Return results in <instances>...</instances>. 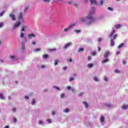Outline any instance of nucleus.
Returning <instances> with one entry per match:
<instances>
[{"mask_svg": "<svg viewBox=\"0 0 128 128\" xmlns=\"http://www.w3.org/2000/svg\"><path fill=\"white\" fill-rule=\"evenodd\" d=\"M24 98H25V100H28V96H24Z\"/></svg>", "mask_w": 128, "mask_h": 128, "instance_id": "nucleus-58", "label": "nucleus"}, {"mask_svg": "<svg viewBox=\"0 0 128 128\" xmlns=\"http://www.w3.org/2000/svg\"><path fill=\"white\" fill-rule=\"evenodd\" d=\"M92 10L90 12V14L86 16V18H87V20H90V22H86V24L87 26H90V24H92V22H96V18L92 16V15L94 14L96 10L94 9V8H92Z\"/></svg>", "mask_w": 128, "mask_h": 128, "instance_id": "nucleus-1", "label": "nucleus"}, {"mask_svg": "<svg viewBox=\"0 0 128 128\" xmlns=\"http://www.w3.org/2000/svg\"><path fill=\"white\" fill-rule=\"evenodd\" d=\"M74 80V78H72V77H70V78H69V81H70V82H72V80Z\"/></svg>", "mask_w": 128, "mask_h": 128, "instance_id": "nucleus-36", "label": "nucleus"}, {"mask_svg": "<svg viewBox=\"0 0 128 128\" xmlns=\"http://www.w3.org/2000/svg\"><path fill=\"white\" fill-rule=\"evenodd\" d=\"M71 91L72 92H74V88H71Z\"/></svg>", "mask_w": 128, "mask_h": 128, "instance_id": "nucleus-56", "label": "nucleus"}, {"mask_svg": "<svg viewBox=\"0 0 128 128\" xmlns=\"http://www.w3.org/2000/svg\"><path fill=\"white\" fill-rule=\"evenodd\" d=\"M124 43H122L121 44H120L118 46V48H122V46H124Z\"/></svg>", "mask_w": 128, "mask_h": 128, "instance_id": "nucleus-23", "label": "nucleus"}, {"mask_svg": "<svg viewBox=\"0 0 128 128\" xmlns=\"http://www.w3.org/2000/svg\"><path fill=\"white\" fill-rule=\"evenodd\" d=\"M108 62V59L106 58V59L102 60V64H104L106 62Z\"/></svg>", "mask_w": 128, "mask_h": 128, "instance_id": "nucleus-18", "label": "nucleus"}, {"mask_svg": "<svg viewBox=\"0 0 128 128\" xmlns=\"http://www.w3.org/2000/svg\"><path fill=\"white\" fill-rule=\"evenodd\" d=\"M18 20H22V13H20L18 18Z\"/></svg>", "mask_w": 128, "mask_h": 128, "instance_id": "nucleus-11", "label": "nucleus"}, {"mask_svg": "<svg viewBox=\"0 0 128 128\" xmlns=\"http://www.w3.org/2000/svg\"><path fill=\"white\" fill-rule=\"evenodd\" d=\"M32 44H33V46H36V42L32 41Z\"/></svg>", "mask_w": 128, "mask_h": 128, "instance_id": "nucleus-53", "label": "nucleus"}, {"mask_svg": "<svg viewBox=\"0 0 128 128\" xmlns=\"http://www.w3.org/2000/svg\"><path fill=\"white\" fill-rule=\"evenodd\" d=\"M84 94V92H81L78 94V96H82Z\"/></svg>", "mask_w": 128, "mask_h": 128, "instance_id": "nucleus-50", "label": "nucleus"}, {"mask_svg": "<svg viewBox=\"0 0 128 128\" xmlns=\"http://www.w3.org/2000/svg\"><path fill=\"white\" fill-rule=\"evenodd\" d=\"M90 60H92V57H90V56H88V60L90 61Z\"/></svg>", "mask_w": 128, "mask_h": 128, "instance_id": "nucleus-46", "label": "nucleus"}, {"mask_svg": "<svg viewBox=\"0 0 128 128\" xmlns=\"http://www.w3.org/2000/svg\"><path fill=\"white\" fill-rule=\"evenodd\" d=\"M49 50L50 52H54V51L56 50V48H50V49H49Z\"/></svg>", "mask_w": 128, "mask_h": 128, "instance_id": "nucleus-28", "label": "nucleus"}, {"mask_svg": "<svg viewBox=\"0 0 128 128\" xmlns=\"http://www.w3.org/2000/svg\"><path fill=\"white\" fill-rule=\"evenodd\" d=\"M108 8L109 10L112 11V8L108 7Z\"/></svg>", "mask_w": 128, "mask_h": 128, "instance_id": "nucleus-49", "label": "nucleus"}, {"mask_svg": "<svg viewBox=\"0 0 128 128\" xmlns=\"http://www.w3.org/2000/svg\"><path fill=\"white\" fill-rule=\"evenodd\" d=\"M55 113H54V111H52V114H54Z\"/></svg>", "mask_w": 128, "mask_h": 128, "instance_id": "nucleus-64", "label": "nucleus"}, {"mask_svg": "<svg viewBox=\"0 0 128 128\" xmlns=\"http://www.w3.org/2000/svg\"><path fill=\"white\" fill-rule=\"evenodd\" d=\"M66 68H68V67H66V66H65V67H63V68H62V70H66Z\"/></svg>", "mask_w": 128, "mask_h": 128, "instance_id": "nucleus-51", "label": "nucleus"}, {"mask_svg": "<svg viewBox=\"0 0 128 128\" xmlns=\"http://www.w3.org/2000/svg\"><path fill=\"white\" fill-rule=\"evenodd\" d=\"M13 122H16V118H13Z\"/></svg>", "mask_w": 128, "mask_h": 128, "instance_id": "nucleus-44", "label": "nucleus"}, {"mask_svg": "<svg viewBox=\"0 0 128 128\" xmlns=\"http://www.w3.org/2000/svg\"><path fill=\"white\" fill-rule=\"evenodd\" d=\"M94 80L95 82H98V78H96V77H94Z\"/></svg>", "mask_w": 128, "mask_h": 128, "instance_id": "nucleus-37", "label": "nucleus"}, {"mask_svg": "<svg viewBox=\"0 0 128 128\" xmlns=\"http://www.w3.org/2000/svg\"><path fill=\"white\" fill-rule=\"evenodd\" d=\"M72 46V43L68 42V44H66L64 45V48L66 49V48H68V46Z\"/></svg>", "mask_w": 128, "mask_h": 128, "instance_id": "nucleus-8", "label": "nucleus"}, {"mask_svg": "<svg viewBox=\"0 0 128 128\" xmlns=\"http://www.w3.org/2000/svg\"><path fill=\"white\" fill-rule=\"evenodd\" d=\"M22 50H24V45L22 44Z\"/></svg>", "mask_w": 128, "mask_h": 128, "instance_id": "nucleus-45", "label": "nucleus"}, {"mask_svg": "<svg viewBox=\"0 0 128 128\" xmlns=\"http://www.w3.org/2000/svg\"><path fill=\"white\" fill-rule=\"evenodd\" d=\"M14 58H16V56H14L10 55V58L11 60H14Z\"/></svg>", "mask_w": 128, "mask_h": 128, "instance_id": "nucleus-30", "label": "nucleus"}, {"mask_svg": "<svg viewBox=\"0 0 128 128\" xmlns=\"http://www.w3.org/2000/svg\"><path fill=\"white\" fill-rule=\"evenodd\" d=\"M74 6H76V8H78V4H74Z\"/></svg>", "mask_w": 128, "mask_h": 128, "instance_id": "nucleus-59", "label": "nucleus"}, {"mask_svg": "<svg viewBox=\"0 0 128 128\" xmlns=\"http://www.w3.org/2000/svg\"><path fill=\"white\" fill-rule=\"evenodd\" d=\"M114 32H116V30L113 29L110 35L109 36L110 38H112V35L114 34Z\"/></svg>", "mask_w": 128, "mask_h": 128, "instance_id": "nucleus-12", "label": "nucleus"}, {"mask_svg": "<svg viewBox=\"0 0 128 128\" xmlns=\"http://www.w3.org/2000/svg\"><path fill=\"white\" fill-rule=\"evenodd\" d=\"M28 38L31 39L32 38H36V36L34 34H29L28 35Z\"/></svg>", "mask_w": 128, "mask_h": 128, "instance_id": "nucleus-4", "label": "nucleus"}, {"mask_svg": "<svg viewBox=\"0 0 128 128\" xmlns=\"http://www.w3.org/2000/svg\"><path fill=\"white\" fill-rule=\"evenodd\" d=\"M122 108L123 110H126V108H128V105H122Z\"/></svg>", "mask_w": 128, "mask_h": 128, "instance_id": "nucleus-17", "label": "nucleus"}, {"mask_svg": "<svg viewBox=\"0 0 128 128\" xmlns=\"http://www.w3.org/2000/svg\"><path fill=\"white\" fill-rule=\"evenodd\" d=\"M109 54H110V51H108V50L106 51L104 54V58H108V56Z\"/></svg>", "mask_w": 128, "mask_h": 128, "instance_id": "nucleus-3", "label": "nucleus"}, {"mask_svg": "<svg viewBox=\"0 0 128 128\" xmlns=\"http://www.w3.org/2000/svg\"><path fill=\"white\" fill-rule=\"evenodd\" d=\"M106 106H107V108H110V104H106Z\"/></svg>", "mask_w": 128, "mask_h": 128, "instance_id": "nucleus-47", "label": "nucleus"}, {"mask_svg": "<svg viewBox=\"0 0 128 128\" xmlns=\"http://www.w3.org/2000/svg\"><path fill=\"white\" fill-rule=\"evenodd\" d=\"M74 32H76V34H80V30H74Z\"/></svg>", "mask_w": 128, "mask_h": 128, "instance_id": "nucleus-20", "label": "nucleus"}, {"mask_svg": "<svg viewBox=\"0 0 128 128\" xmlns=\"http://www.w3.org/2000/svg\"><path fill=\"white\" fill-rule=\"evenodd\" d=\"M54 88H56V90H60V88L56 87V86H54Z\"/></svg>", "mask_w": 128, "mask_h": 128, "instance_id": "nucleus-43", "label": "nucleus"}, {"mask_svg": "<svg viewBox=\"0 0 128 128\" xmlns=\"http://www.w3.org/2000/svg\"><path fill=\"white\" fill-rule=\"evenodd\" d=\"M12 110L13 112H16V108H13L12 109Z\"/></svg>", "mask_w": 128, "mask_h": 128, "instance_id": "nucleus-52", "label": "nucleus"}, {"mask_svg": "<svg viewBox=\"0 0 128 128\" xmlns=\"http://www.w3.org/2000/svg\"><path fill=\"white\" fill-rule=\"evenodd\" d=\"M42 2H50V0H42Z\"/></svg>", "mask_w": 128, "mask_h": 128, "instance_id": "nucleus-34", "label": "nucleus"}, {"mask_svg": "<svg viewBox=\"0 0 128 128\" xmlns=\"http://www.w3.org/2000/svg\"><path fill=\"white\" fill-rule=\"evenodd\" d=\"M40 48H36L34 50V52H40Z\"/></svg>", "mask_w": 128, "mask_h": 128, "instance_id": "nucleus-26", "label": "nucleus"}, {"mask_svg": "<svg viewBox=\"0 0 128 128\" xmlns=\"http://www.w3.org/2000/svg\"><path fill=\"white\" fill-rule=\"evenodd\" d=\"M104 80H106V82H108V78H104Z\"/></svg>", "mask_w": 128, "mask_h": 128, "instance_id": "nucleus-57", "label": "nucleus"}, {"mask_svg": "<svg viewBox=\"0 0 128 128\" xmlns=\"http://www.w3.org/2000/svg\"><path fill=\"white\" fill-rule=\"evenodd\" d=\"M117 36H118L116 34H114V37H113V40H116V38Z\"/></svg>", "mask_w": 128, "mask_h": 128, "instance_id": "nucleus-39", "label": "nucleus"}, {"mask_svg": "<svg viewBox=\"0 0 128 128\" xmlns=\"http://www.w3.org/2000/svg\"><path fill=\"white\" fill-rule=\"evenodd\" d=\"M114 72H116V74H118L120 72L118 70V69H116L114 70Z\"/></svg>", "mask_w": 128, "mask_h": 128, "instance_id": "nucleus-33", "label": "nucleus"}, {"mask_svg": "<svg viewBox=\"0 0 128 128\" xmlns=\"http://www.w3.org/2000/svg\"><path fill=\"white\" fill-rule=\"evenodd\" d=\"M0 98L1 100H4V94H0Z\"/></svg>", "mask_w": 128, "mask_h": 128, "instance_id": "nucleus-21", "label": "nucleus"}, {"mask_svg": "<svg viewBox=\"0 0 128 128\" xmlns=\"http://www.w3.org/2000/svg\"><path fill=\"white\" fill-rule=\"evenodd\" d=\"M58 62H60V61H58V60H54V66H56V64H58Z\"/></svg>", "mask_w": 128, "mask_h": 128, "instance_id": "nucleus-25", "label": "nucleus"}, {"mask_svg": "<svg viewBox=\"0 0 128 128\" xmlns=\"http://www.w3.org/2000/svg\"><path fill=\"white\" fill-rule=\"evenodd\" d=\"M47 121L48 122V124H50L52 122V120H48Z\"/></svg>", "mask_w": 128, "mask_h": 128, "instance_id": "nucleus-54", "label": "nucleus"}, {"mask_svg": "<svg viewBox=\"0 0 128 128\" xmlns=\"http://www.w3.org/2000/svg\"><path fill=\"white\" fill-rule=\"evenodd\" d=\"M126 61H124V60H123V61H122V64H126Z\"/></svg>", "mask_w": 128, "mask_h": 128, "instance_id": "nucleus-60", "label": "nucleus"}, {"mask_svg": "<svg viewBox=\"0 0 128 128\" xmlns=\"http://www.w3.org/2000/svg\"><path fill=\"white\" fill-rule=\"evenodd\" d=\"M110 42L111 46H114V40L112 39H111Z\"/></svg>", "mask_w": 128, "mask_h": 128, "instance_id": "nucleus-9", "label": "nucleus"}, {"mask_svg": "<svg viewBox=\"0 0 128 128\" xmlns=\"http://www.w3.org/2000/svg\"><path fill=\"white\" fill-rule=\"evenodd\" d=\"M102 38H98V42H102Z\"/></svg>", "mask_w": 128, "mask_h": 128, "instance_id": "nucleus-41", "label": "nucleus"}, {"mask_svg": "<svg viewBox=\"0 0 128 128\" xmlns=\"http://www.w3.org/2000/svg\"><path fill=\"white\" fill-rule=\"evenodd\" d=\"M68 4H72V2H68Z\"/></svg>", "mask_w": 128, "mask_h": 128, "instance_id": "nucleus-61", "label": "nucleus"}, {"mask_svg": "<svg viewBox=\"0 0 128 128\" xmlns=\"http://www.w3.org/2000/svg\"><path fill=\"white\" fill-rule=\"evenodd\" d=\"M71 88H72L71 86H68L66 87V90H71Z\"/></svg>", "mask_w": 128, "mask_h": 128, "instance_id": "nucleus-40", "label": "nucleus"}, {"mask_svg": "<svg viewBox=\"0 0 128 128\" xmlns=\"http://www.w3.org/2000/svg\"><path fill=\"white\" fill-rule=\"evenodd\" d=\"M24 36V32H21L20 34V38H22Z\"/></svg>", "mask_w": 128, "mask_h": 128, "instance_id": "nucleus-22", "label": "nucleus"}, {"mask_svg": "<svg viewBox=\"0 0 128 128\" xmlns=\"http://www.w3.org/2000/svg\"><path fill=\"white\" fill-rule=\"evenodd\" d=\"M38 124H42V120H39Z\"/></svg>", "mask_w": 128, "mask_h": 128, "instance_id": "nucleus-42", "label": "nucleus"}, {"mask_svg": "<svg viewBox=\"0 0 128 128\" xmlns=\"http://www.w3.org/2000/svg\"><path fill=\"white\" fill-rule=\"evenodd\" d=\"M102 4H104V1L102 0H101L100 2V4L101 6H102Z\"/></svg>", "mask_w": 128, "mask_h": 128, "instance_id": "nucleus-48", "label": "nucleus"}, {"mask_svg": "<svg viewBox=\"0 0 128 128\" xmlns=\"http://www.w3.org/2000/svg\"><path fill=\"white\" fill-rule=\"evenodd\" d=\"M10 18L12 20H16V16L14 14H10Z\"/></svg>", "mask_w": 128, "mask_h": 128, "instance_id": "nucleus-6", "label": "nucleus"}, {"mask_svg": "<svg viewBox=\"0 0 128 128\" xmlns=\"http://www.w3.org/2000/svg\"><path fill=\"white\" fill-rule=\"evenodd\" d=\"M28 28V26H23L21 29L20 32H26L25 28Z\"/></svg>", "mask_w": 128, "mask_h": 128, "instance_id": "nucleus-14", "label": "nucleus"}, {"mask_svg": "<svg viewBox=\"0 0 128 128\" xmlns=\"http://www.w3.org/2000/svg\"><path fill=\"white\" fill-rule=\"evenodd\" d=\"M92 66H94V65H92V64H88V67L89 68H92Z\"/></svg>", "mask_w": 128, "mask_h": 128, "instance_id": "nucleus-24", "label": "nucleus"}, {"mask_svg": "<svg viewBox=\"0 0 128 128\" xmlns=\"http://www.w3.org/2000/svg\"><path fill=\"white\" fill-rule=\"evenodd\" d=\"M92 54L94 56H96V52H92Z\"/></svg>", "mask_w": 128, "mask_h": 128, "instance_id": "nucleus-32", "label": "nucleus"}, {"mask_svg": "<svg viewBox=\"0 0 128 128\" xmlns=\"http://www.w3.org/2000/svg\"><path fill=\"white\" fill-rule=\"evenodd\" d=\"M42 58L44 59L48 58V54L42 55Z\"/></svg>", "mask_w": 128, "mask_h": 128, "instance_id": "nucleus-19", "label": "nucleus"}, {"mask_svg": "<svg viewBox=\"0 0 128 128\" xmlns=\"http://www.w3.org/2000/svg\"><path fill=\"white\" fill-rule=\"evenodd\" d=\"M122 26V25L120 24H115L114 27L116 28H120Z\"/></svg>", "mask_w": 128, "mask_h": 128, "instance_id": "nucleus-15", "label": "nucleus"}, {"mask_svg": "<svg viewBox=\"0 0 128 128\" xmlns=\"http://www.w3.org/2000/svg\"><path fill=\"white\" fill-rule=\"evenodd\" d=\"M4 11L0 12V16H4Z\"/></svg>", "mask_w": 128, "mask_h": 128, "instance_id": "nucleus-35", "label": "nucleus"}, {"mask_svg": "<svg viewBox=\"0 0 128 128\" xmlns=\"http://www.w3.org/2000/svg\"><path fill=\"white\" fill-rule=\"evenodd\" d=\"M80 22H81L82 24H84L86 22V19L84 18H80Z\"/></svg>", "mask_w": 128, "mask_h": 128, "instance_id": "nucleus-7", "label": "nucleus"}, {"mask_svg": "<svg viewBox=\"0 0 128 128\" xmlns=\"http://www.w3.org/2000/svg\"><path fill=\"white\" fill-rule=\"evenodd\" d=\"M10 128V126H6L4 128Z\"/></svg>", "mask_w": 128, "mask_h": 128, "instance_id": "nucleus-62", "label": "nucleus"}, {"mask_svg": "<svg viewBox=\"0 0 128 128\" xmlns=\"http://www.w3.org/2000/svg\"><path fill=\"white\" fill-rule=\"evenodd\" d=\"M4 26V24L0 23V28H2V26Z\"/></svg>", "mask_w": 128, "mask_h": 128, "instance_id": "nucleus-55", "label": "nucleus"}, {"mask_svg": "<svg viewBox=\"0 0 128 128\" xmlns=\"http://www.w3.org/2000/svg\"><path fill=\"white\" fill-rule=\"evenodd\" d=\"M76 26V24H71L68 26L67 28H66L64 30V32H68V30H70V28H74Z\"/></svg>", "mask_w": 128, "mask_h": 128, "instance_id": "nucleus-2", "label": "nucleus"}, {"mask_svg": "<svg viewBox=\"0 0 128 128\" xmlns=\"http://www.w3.org/2000/svg\"><path fill=\"white\" fill-rule=\"evenodd\" d=\"M100 120L101 122H104V117L102 116H100Z\"/></svg>", "mask_w": 128, "mask_h": 128, "instance_id": "nucleus-13", "label": "nucleus"}, {"mask_svg": "<svg viewBox=\"0 0 128 128\" xmlns=\"http://www.w3.org/2000/svg\"><path fill=\"white\" fill-rule=\"evenodd\" d=\"M60 98H64V94H62L60 95Z\"/></svg>", "mask_w": 128, "mask_h": 128, "instance_id": "nucleus-38", "label": "nucleus"}, {"mask_svg": "<svg viewBox=\"0 0 128 128\" xmlns=\"http://www.w3.org/2000/svg\"><path fill=\"white\" fill-rule=\"evenodd\" d=\"M100 46L98 47V52H100Z\"/></svg>", "mask_w": 128, "mask_h": 128, "instance_id": "nucleus-63", "label": "nucleus"}, {"mask_svg": "<svg viewBox=\"0 0 128 128\" xmlns=\"http://www.w3.org/2000/svg\"><path fill=\"white\" fill-rule=\"evenodd\" d=\"M22 22H16L14 24V28H18L20 26V24Z\"/></svg>", "mask_w": 128, "mask_h": 128, "instance_id": "nucleus-5", "label": "nucleus"}, {"mask_svg": "<svg viewBox=\"0 0 128 128\" xmlns=\"http://www.w3.org/2000/svg\"><path fill=\"white\" fill-rule=\"evenodd\" d=\"M70 112V109L68 108H66L64 110V112Z\"/></svg>", "mask_w": 128, "mask_h": 128, "instance_id": "nucleus-29", "label": "nucleus"}, {"mask_svg": "<svg viewBox=\"0 0 128 128\" xmlns=\"http://www.w3.org/2000/svg\"><path fill=\"white\" fill-rule=\"evenodd\" d=\"M92 4H96V0H90Z\"/></svg>", "mask_w": 128, "mask_h": 128, "instance_id": "nucleus-10", "label": "nucleus"}, {"mask_svg": "<svg viewBox=\"0 0 128 128\" xmlns=\"http://www.w3.org/2000/svg\"><path fill=\"white\" fill-rule=\"evenodd\" d=\"M84 48H80L78 50V52H84Z\"/></svg>", "mask_w": 128, "mask_h": 128, "instance_id": "nucleus-27", "label": "nucleus"}, {"mask_svg": "<svg viewBox=\"0 0 128 128\" xmlns=\"http://www.w3.org/2000/svg\"><path fill=\"white\" fill-rule=\"evenodd\" d=\"M83 104L86 108H88V104L86 102H83Z\"/></svg>", "mask_w": 128, "mask_h": 128, "instance_id": "nucleus-16", "label": "nucleus"}, {"mask_svg": "<svg viewBox=\"0 0 128 128\" xmlns=\"http://www.w3.org/2000/svg\"><path fill=\"white\" fill-rule=\"evenodd\" d=\"M36 104V100L34 99L32 102V105L34 106Z\"/></svg>", "mask_w": 128, "mask_h": 128, "instance_id": "nucleus-31", "label": "nucleus"}]
</instances>
